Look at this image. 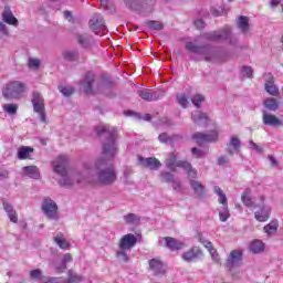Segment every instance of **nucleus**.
Listing matches in <instances>:
<instances>
[{
  "label": "nucleus",
  "mask_w": 283,
  "mask_h": 283,
  "mask_svg": "<svg viewBox=\"0 0 283 283\" xmlns=\"http://www.w3.org/2000/svg\"><path fill=\"white\" fill-rule=\"evenodd\" d=\"M53 171L61 176L59 185L61 187H74V185H85L94 182V178L87 177V169L80 174L67 175V156L60 155L54 161H52Z\"/></svg>",
  "instance_id": "obj_1"
},
{
  "label": "nucleus",
  "mask_w": 283,
  "mask_h": 283,
  "mask_svg": "<svg viewBox=\"0 0 283 283\" xmlns=\"http://www.w3.org/2000/svg\"><path fill=\"white\" fill-rule=\"evenodd\" d=\"M87 172L86 176L93 178L92 182H98L104 187H109L118 180L116 168L113 166L107 167L105 158H99L95 161L94 172L92 170H87Z\"/></svg>",
  "instance_id": "obj_2"
},
{
  "label": "nucleus",
  "mask_w": 283,
  "mask_h": 283,
  "mask_svg": "<svg viewBox=\"0 0 283 283\" xmlns=\"http://www.w3.org/2000/svg\"><path fill=\"white\" fill-rule=\"evenodd\" d=\"M95 132L97 136H106L103 144V154L106 158H114L118 154V132L116 128H109V126H96Z\"/></svg>",
  "instance_id": "obj_3"
},
{
  "label": "nucleus",
  "mask_w": 283,
  "mask_h": 283,
  "mask_svg": "<svg viewBox=\"0 0 283 283\" xmlns=\"http://www.w3.org/2000/svg\"><path fill=\"white\" fill-rule=\"evenodd\" d=\"M186 50L196 54L195 61H207L208 63H213L214 61H220V52L211 48V45H198L195 42H186Z\"/></svg>",
  "instance_id": "obj_4"
},
{
  "label": "nucleus",
  "mask_w": 283,
  "mask_h": 283,
  "mask_svg": "<svg viewBox=\"0 0 283 283\" xmlns=\"http://www.w3.org/2000/svg\"><path fill=\"white\" fill-rule=\"evenodd\" d=\"M81 85L85 94H96L97 92H105L114 85L111 80H103L102 82L96 81V75L92 72H87L81 82Z\"/></svg>",
  "instance_id": "obj_5"
},
{
  "label": "nucleus",
  "mask_w": 283,
  "mask_h": 283,
  "mask_svg": "<svg viewBox=\"0 0 283 283\" xmlns=\"http://www.w3.org/2000/svg\"><path fill=\"white\" fill-rule=\"evenodd\" d=\"M201 38L206 41H211L212 43H220L228 41L230 45H237L238 44V38L233 35V32L231 31V27H223L222 29H219L217 31L212 32H206L201 34Z\"/></svg>",
  "instance_id": "obj_6"
},
{
  "label": "nucleus",
  "mask_w": 283,
  "mask_h": 283,
  "mask_svg": "<svg viewBox=\"0 0 283 283\" xmlns=\"http://www.w3.org/2000/svg\"><path fill=\"white\" fill-rule=\"evenodd\" d=\"M25 92V84L23 82L14 81L8 83L2 90V96L7 101H19Z\"/></svg>",
  "instance_id": "obj_7"
},
{
  "label": "nucleus",
  "mask_w": 283,
  "mask_h": 283,
  "mask_svg": "<svg viewBox=\"0 0 283 283\" xmlns=\"http://www.w3.org/2000/svg\"><path fill=\"white\" fill-rule=\"evenodd\" d=\"M31 103L35 114H39L41 123H48V117L45 116V98H43V95L39 91L32 92Z\"/></svg>",
  "instance_id": "obj_8"
},
{
  "label": "nucleus",
  "mask_w": 283,
  "mask_h": 283,
  "mask_svg": "<svg viewBox=\"0 0 283 283\" xmlns=\"http://www.w3.org/2000/svg\"><path fill=\"white\" fill-rule=\"evenodd\" d=\"M41 209L48 220H53L57 222L59 220V205L54 202L50 197H45L42 201Z\"/></svg>",
  "instance_id": "obj_9"
},
{
  "label": "nucleus",
  "mask_w": 283,
  "mask_h": 283,
  "mask_svg": "<svg viewBox=\"0 0 283 283\" xmlns=\"http://www.w3.org/2000/svg\"><path fill=\"white\" fill-rule=\"evenodd\" d=\"M124 3L129 10H143V8H146L148 12H151L154 8V0H124Z\"/></svg>",
  "instance_id": "obj_10"
},
{
  "label": "nucleus",
  "mask_w": 283,
  "mask_h": 283,
  "mask_svg": "<svg viewBox=\"0 0 283 283\" xmlns=\"http://www.w3.org/2000/svg\"><path fill=\"white\" fill-rule=\"evenodd\" d=\"M88 23L95 34H105L107 27L105 25V20L102 14L95 13Z\"/></svg>",
  "instance_id": "obj_11"
},
{
  "label": "nucleus",
  "mask_w": 283,
  "mask_h": 283,
  "mask_svg": "<svg viewBox=\"0 0 283 283\" xmlns=\"http://www.w3.org/2000/svg\"><path fill=\"white\" fill-rule=\"evenodd\" d=\"M193 140H197V144L205 145V143H216L218 140V132L212 130L209 134L195 133L192 135Z\"/></svg>",
  "instance_id": "obj_12"
},
{
  "label": "nucleus",
  "mask_w": 283,
  "mask_h": 283,
  "mask_svg": "<svg viewBox=\"0 0 283 283\" xmlns=\"http://www.w3.org/2000/svg\"><path fill=\"white\" fill-rule=\"evenodd\" d=\"M265 92L271 96H280V88L275 85V77L271 73L264 74Z\"/></svg>",
  "instance_id": "obj_13"
},
{
  "label": "nucleus",
  "mask_w": 283,
  "mask_h": 283,
  "mask_svg": "<svg viewBox=\"0 0 283 283\" xmlns=\"http://www.w3.org/2000/svg\"><path fill=\"white\" fill-rule=\"evenodd\" d=\"M138 242V239L136 235L128 233L122 237L118 243L119 249H126L127 251H132L134 247H136V243Z\"/></svg>",
  "instance_id": "obj_14"
},
{
  "label": "nucleus",
  "mask_w": 283,
  "mask_h": 283,
  "mask_svg": "<svg viewBox=\"0 0 283 283\" xmlns=\"http://www.w3.org/2000/svg\"><path fill=\"white\" fill-rule=\"evenodd\" d=\"M149 271L154 273V275H165L167 270L165 269V263L160 261V259H151L149 261Z\"/></svg>",
  "instance_id": "obj_15"
},
{
  "label": "nucleus",
  "mask_w": 283,
  "mask_h": 283,
  "mask_svg": "<svg viewBox=\"0 0 283 283\" xmlns=\"http://www.w3.org/2000/svg\"><path fill=\"white\" fill-rule=\"evenodd\" d=\"M137 94L139 98H143V101H147L148 103L160 101V98L165 97V95H160L158 92H150L149 90H140Z\"/></svg>",
  "instance_id": "obj_16"
},
{
  "label": "nucleus",
  "mask_w": 283,
  "mask_h": 283,
  "mask_svg": "<svg viewBox=\"0 0 283 283\" xmlns=\"http://www.w3.org/2000/svg\"><path fill=\"white\" fill-rule=\"evenodd\" d=\"M139 163H142L143 167H146L148 169H151L153 171H158L160 167H163V164L156 157H139L138 158Z\"/></svg>",
  "instance_id": "obj_17"
},
{
  "label": "nucleus",
  "mask_w": 283,
  "mask_h": 283,
  "mask_svg": "<svg viewBox=\"0 0 283 283\" xmlns=\"http://www.w3.org/2000/svg\"><path fill=\"white\" fill-rule=\"evenodd\" d=\"M190 187L193 190L196 198H198L199 200H205L207 191L205 190V186L202 185V182L198 180H190Z\"/></svg>",
  "instance_id": "obj_18"
},
{
  "label": "nucleus",
  "mask_w": 283,
  "mask_h": 283,
  "mask_svg": "<svg viewBox=\"0 0 283 283\" xmlns=\"http://www.w3.org/2000/svg\"><path fill=\"white\" fill-rule=\"evenodd\" d=\"M239 262H242V251L240 250H232L230 252V255L228 256L226 266L228 269H233V266H237Z\"/></svg>",
  "instance_id": "obj_19"
},
{
  "label": "nucleus",
  "mask_w": 283,
  "mask_h": 283,
  "mask_svg": "<svg viewBox=\"0 0 283 283\" xmlns=\"http://www.w3.org/2000/svg\"><path fill=\"white\" fill-rule=\"evenodd\" d=\"M262 118H263V124L269 125L270 127H280L282 126V120L277 118V116L273 114H269V112L263 111L262 112Z\"/></svg>",
  "instance_id": "obj_20"
},
{
  "label": "nucleus",
  "mask_w": 283,
  "mask_h": 283,
  "mask_svg": "<svg viewBox=\"0 0 283 283\" xmlns=\"http://www.w3.org/2000/svg\"><path fill=\"white\" fill-rule=\"evenodd\" d=\"M241 200L244 207H248V209H258V207H261L260 205L255 203V200L251 197V189L249 188L243 191Z\"/></svg>",
  "instance_id": "obj_21"
},
{
  "label": "nucleus",
  "mask_w": 283,
  "mask_h": 283,
  "mask_svg": "<svg viewBox=\"0 0 283 283\" xmlns=\"http://www.w3.org/2000/svg\"><path fill=\"white\" fill-rule=\"evenodd\" d=\"M2 21H4V23H8V25H13L14 28L19 25V20L14 17L12 10H10V7H4V10L2 12Z\"/></svg>",
  "instance_id": "obj_22"
},
{
  "label": "nucleus",
  "mask_w": 283,
  "mask_h": 283,
  "mask_svg": "<svg viewBox=\"0 0 283 283\" xmlns=\"http://www.w3.org/2000/svg\"><path fill=\"white\" fill-rule=\"evenodd\" d=\"M2 205L6 213L8 214V218L10 219V222L17 224V222H19V214H17V210H14V207L8 201H3Z\"/></svg>",
  "instance_id": "obj_23"
},
{
  "label": "nucleus",
  "mask_w": 283,
  "mask_h": 283,
  "mask_svg": "<svg viewBox=\"0 0 283 283\" xmlns=\"http://www.w3.org/2000/svg\"><path fill=\"white\" fill-rule=\"evenodd\" d=\"M165 247L167 249H170V251H180V249H182V247L185 245V243L176 240L175 238L171 237H165Z\"/></svg>",
  "instance_id": "obj_24"
},
{
  "label": "nucleus",
  "mask_w": 283,
  "mask_h": 283,
  "mask_svg": "<svg viewBox=\"0 0 283 283\" xmlns=\"http://www.w3.org/2000/svg\"><path fill=\"white\" fill-rule=\"evenodd\" d=\"M191 119L193 120L195 125H206L209 117L202 111H193L191 114Z\"/></svg>",
  "instance_id": "obj_25"
},
{
  "label": "nucleus",
  "mask_w": 283,
  "mask_h": 283,
  "mask_svg": "<svg viewBox=\"0 0 283 283\" xmlns=\"http://www.w3.org/2000/svg\"><path fill=\"white\" fill-rule=\"evenodd\" d=\"M24 176L33 178V180H39L41 178V170L36 166H27L22 168Z\"/></svg>",
  "instance_id": "obj_26"
},
{
  "label": "nucleus",
  "mask_w": 283,
  "mask_h": 283,
  "mask_svg": "<svg viewBox=\"0 0 283 283\" xmlns=\"http://www.w3.org/2000/svg\"><path fill=\"white\" fill-rule=\"evenodd\" d=\"M200 255H202V251L198 248H192L182 254V259L186 262H193V260L200 258Z\"/></svg>",
  "instance_id": "obj_27"
},
{
  "label": "nucleus",
  "mask_w": 283,
  "mask_h": 283,
  "mask_svg": "<svg viewBox=\"0 0 283 283\" xmlns=\"http://www.w3.org/2000/svg\"><path fill=\"white\" fill-rule=\"evenodd\" d=\"M240 138L232 136L230 139V143L228 144V148L227 151L229 154V156H233V150L231 149V147H233L234 151H237V154H240Z\"/></svg>",
  "instance_id": "obj_28"
},
{
  "label": "nucleus",
  "mask_w": 283,
  "mask_h": 283,
  "mask_svg": "<svg viewBox=\"0 0 283 283\" xmlns=\"http://www.w3.org/2000/svg\"><path fill=\"white\" fill-rule=\"evenodd\" d=\"M263 105L270 112H277L280 109V102L275 97L265 98Z\"/></svg>",
  "instance_id": "obj_29"
},
{
  "label": "nucleus",
  "mask_w": 283,
  "mask_h": 283,
  "mask_svg": "<svg viewBox=\"0 0 283 283\" xmlns=\"http://www.w3.org/2000/svg\"><path fill=\"white\" fill-rule=\"evenodd\" d=\"M31 154H34V148L30 146H22L18 150V158L19 160H27V158H30Z\"/></svg>",
  "instance_id": "obj_30"
},
{
  "label": "nucleus",
  "mask_w": 283,
  "mask_h": 283,
  "mask_svg": "<svg viewBox=\"0 0 283 283\" xmlns=\"http://www.w3.org/2000/svg\"><path fill=\"white\" fill-rule=\"evenodd\" d=\"M213 192L217 193L219 197V205H223V207H229V199H227V195H224V191L220 187L214 186Z\"/></svg>",
  "instance_id": "obj_31"
},
{
  "label": "nucleus",
  "mask_w": 283,
  "mask_h": 283,
  "mask_svg": "<svg viewBox=\"0 0 283 283\" xmlns=\"http://www.w3.org/2000/svg\"><path fill=\"white\" fill-rule=\"evenodd\" d=\"M177 167H180L181 169H185L187 171L188 176L196 177V170L191 167V163L187 160H179L177 161Z\"/></svg>",
  "instance_id": "obj_32"
},
{
  "label": "nucleus",
  "mask_w": 283,
  "mask_h": 283,
  "mask_svg": "<svg viewBox=\"0 0 283 283\" xmlns=\"http://www.w3.org/2000/svg\"><path fill=\"white\" fill-rule=\"evenodd\" d=\"M270 213H271V211L269 210V208L262 207L260 209V211L255 212V219L259 222H266V220H269V218H270Z\"/></svg>",
  "instance_id": "obj_33"
},
{
  "label": "nucleus",
  "mask_w": 283,
  "mask_h": 283,
  "mask_svg": "<svg viewBox=\"0 0 283 283\" xmlns=\"http://www.w3.org/2000/svg\"><path fill=\"white\" fill-rule=\"evenodd\" d=\"M62 56H63L64 61H69L70 63H72L74 61H78V51L66 50V51L62 52Z\"/></svg>",
  "instance_id": "obj_34"
},
{
  "label": "nucleus",
  "mask_w": 283,
  "mask_h": 283,
  "mask_svg": "<svg viewBox=\"0 0 283 283\" xmlns=\"http://www.w3.org/2000/svg\"><path fill=\"white\" fill-rule=\"evenodd\" d=\"M178 165V158L176 153H172L169 155V157L166 159V167L170 169V171H176V167Z\"/></svg>",
  "instance_id": "obj_35"
},
{
  "label": "nucleus",
  "mask_w": 283,
  "mask_h": 283,
  "mask_svg": "<svg viewBox=\"0 0 283 283\" xmlns=\"http://www.w3.org/2000/svg\"><path fill=\"white\" fill-rule=\"evenodd\" d=\"M55 244L60 247V249L67 250L70 249V242L65 240V237H63V233H59L56 237L53 238Z\"/></svg>",
  "instance_id": "obj_36"
},
{
  "label": "nucleus",
  "mask_w": 283,
  "mask_h": 283,
  "mask_svg": "<svg viewBox=\"0 0 283 283\" xmlns=\"http://www.w3.org/2000/svg\"><path fill=\"white\" fill-rule=\"evenodd\" d=\"M237 25L241 32H249V18L247 15H240Z\"/></svg>",
  "instance_id": "obj_37"
},
{
  "label": "nucleus",
  "mask_w": 283,
  "mask_h": 283,
  "mask_svg": "<svg viewBox=\"0 0 283 283\" xmlns=\"http://www.w3.org/2000/svg\"><path fill=\"white\" fill-rule=\"evenodd\" d=\"M77 43H80L82 48H88L92 43V35L86 33L77 35Z\"/></svg>",
  "instance_id": "obj_38"
},
{
  "label": "nucleus",
  "mask_w": 283,
  "mask_h": 283,
  "mask_svg": "<svg viewBox=\"0 0 283 283\" xmlns=\"http://www.w3.org/2000/svg\"><path fill=\"white\" fill-rule=\"evenodd\" d=\"M250 251H252V253H262V251H264V243L261 240L252 241Z\"/></svg>",
  "instance_id": "obj_39"
},
{
  "label": "nucleus",
  "mask_w": 283,
  "mask_h": 283,
  "mask_svg": "<svg viewBox=\"0 0 283 283\" xmlns=\"http://www.w3.org/2000/svg\"><path fill=\"white\" fill-rule=\"evenodd\" d=\"M264 232L268 235H273L277 233V220H272L269 224H266L264 228Z\"/></svg>",
  "instance_id": "obj_40"
},
{
  "label": "nucleus",
  "mask_w": 283,
  "mask_h": 283,
  "mask_svg": "<svg viewBox=\"0 0 283 283\" xmlns=\"http://www.w3.org/2000/svg\"><path fill=\"white\" fill-rule=\"evenodd\" d=\"M145 23H146L147 28H149V30H164L165 29V25L160 21L147 20Z\"/></svg>",
  "instance_id": "obj_41"
},
{
  "label": "nucleus",
  "mask_w": 283,
  "mask_h": 283,
  "mask_svg": "<svg viewBox=\"0 0 283 283\" xmlns=\"http://www.w3.org/2000/svg\"><path fill=\"white\" fill-rule=\"evenodd\" d=\"M126 249H119L116 251V258L117 260H119L120 262H129V255L127 254Z\"/></svg>",
  "instance_id": "obj_42"
},
{
  "label": "nucleus",
  "mask_w": 283,
  "mask_h": 283,
  "mask_svg": "<svg viewBox=\"0 0 283 283\" xmlns=\"http://www.w3.org/2000/svg\"><path fill=\"white\" fill-rule=\"evenodd\" d=\"M124 220L126 224H136L137 222H140V218L136 213H128L124 216Z\"/></svg>",
  "instance_id": "obj_43"
},
{
  "label": "nucleus",
  "mask_w": 283,
  "mask_h": 283,
  "mask_svg": "<svg viewBox=\"0 0 283 283\" xmlns=\"http://www.w3.org/2000/svg\"><path fill=\"white\" fill-rule=\"evenodd\" d=\"M160 178H161V182H176V178L174 174L169 171H161Z\"/></svg>",
  "instance_id": "obj_44"
},
{
  "label": "nucleus",
  "mask_w": 283,
  "mask_h": 283,
  "mask_svg": "<svg viewBox=\"0 0 283 283\" xmlns=\"http://www.w3.org/2000/svg\"><path fill=\"white\" fill-rule=\"evenodd\" d=\"M19 109V105L17 104H4L3 105V112L7 114H10L11 116H14Z\"/></svg>",
  "instance_id": "obj_45"
},
{
  "label": "nucleus",
  "mask_w": 283,
  "mask_h": 283,
  "mask_svg": "<svg viewBox=\"0 0 283 283\" xmlns=\"http://www.w3.org/2000/svg\"><path fill=\"white\" fill-rule=\"evenodd\" d=\"M231 218V213L229 212V206H223V210L219 212V220L221 222H227Z\"/></svg>",
  "instance_id": "obj_46"
},
{
  "label": "nucleus",
  "mask_w": 283,
  "mask_h": 283,
  "mask_svg": "<svg viewBox=\"0 0 283 283\" xmlns=\"http://www.w3.org/2000/svg\"><path fill=\"white\" fill-rule=\"evenodd\" d=\"M191 103L195 105V107L200 108V105L205 103V95L202 94H196L191 97Z\"/></svg>",
  "instance_id": "obj_47"
},
{
  "label": "nucleus",
  "mask_w": 283,
  "mask_h": 283,
  "mask_svg": "<svg viewBox=\"0 0 283 283\" xmlns=\"http://www.w3.org/2000/svg\"><path fill=\"white\" fill-rule=\"evenodd\" d=\"M50 264L51 266H53V269H55L56 273H63V271L67 269V265L63 261H61L60 263L51 261Z\"/></svg>",
  "instance_id": "obj_48"
},
{
  "label": "nucleus",
  "mask_w": 283,
  "mask_h": 283,
  "mask_svg": "<svg viewBox=\"0 0 283 283\" xmlns=\"http://www.w3.org/2000/svg\"><path fill=\"white\" fill-rule=\"evenodd\" d=\"M59 90L63 96H72L74 94V87L70 85H60Z\"/></svg>",
  "instance_id": "obj_49"
},
{
  "label": "nucleus",
  "mask_w": 283,
  "mask_h": 283,
  "mask_svg": "<svg viewBox=\"0 0 283 283\" xmlns=\"http://www.w3.org/2000/svg\"><path fill=\"white\" fill-rule=\"evenodd\" d=\"M30 277L32 280H39V282L41 283V280H43V277L45 276H43V272L40 269H36L30 272Z\"/></svg>",
  "instance_id": "obj_50"
},
{
  "label": "nucleus",
  "mask_w": 283,
  "mask_h": 283,
  "mask_svg": "<svg viewBox=\"0 0 283 283\" xmlns=\"http://www.w3.org/2000/svg\"><path fill=\"white\" fill-rule=\"evenodd\" d=\"M177 101L179 105L184 107V109H187V107H189V99L187 98V95L177 96Z\"/></svg>",
  "instance_id": "obj_51"
},
{
  "label": "nucleus",
  "mask_w": 283,
  "mask_h": 283,
  "mask_svg": "<svg viewBox=\"0 0 283 283\" xmlns=\"http://www.w3.org/2000/svg\"><path fill=\"white\" fill-rule=\"evenodd\" d=\"M197 238L199 242L206 247V249H211L213 247V243H211V241H207V238H205L202 233H198Z\"/></svg>",
  "instance_id": "obj_52"
},
{
  "label": "nucleus",
  "mask_w": 283,
  "mask_h": 283,
  "mask_svg": "<svg viewBox=\"0 0 283 283\" xmlns=\"http://www.w3.org/2000/svg\"><path fill=\"white\" fill-rule=\"evenodd\" d=\"M191 154L192 156H195V158H205V156L207 155V153H205V150L200 148H192Z\"/></svg>",
  "instance_id": "obj_53"
},
{
  "label": "nucleus",
  "mask_w": 283,
  "mask_h": 283,
  "mask_svg": "<svg viewBox=\"0 0 283 283\" xmlns=\"http://www.w3.org/2000/svg\"><path fill=\"white\" fill-rule=\"evenodd\" d=\"M241 72H242L243 76H248V78H253V67L243 66Z\"/></svg>",
  "instance_id": "obj_54"
},
{
  "label": "nucleus",
  "mask_w": 283,
  "mask_h": 283,
  "mask_svg": "<svg viewBox=\"0 0 283 283\" xmlns=\"http://www.w3.org/2000/svg\"><path fill=\"white\" fill-rule=\"evenodd\" d=\"M158 140L164 143V145H167V143H171V137H169V135H167V133H163L158 136Z\"/></svg>",
  "instance_id": "obj_55"
},
{
  "label": "nucleus",
  "mask_w": 283,
  "mask_h": 283,
  "mask_svg": "<svg viewBox=\"0 0 283 283\" xmlns=\"http://www.w3.org/2000/svg\"><path fill=\"white\" fill-rule=\"evenodd\" d=\"M159 125H166V127L174 126V122L168 117H163L159 119Z\"/></svg>",
  "instance_id": "obj_56"
},
{
  "label": "nucleus",
  "mask_w": 283,
  "mask_h": 283,
  "mask_svg": "<svg viewBox=\"0 0 283 283\" xmlns=\"http://www.w3.org/2000/svg\"><path fill=\"white\" fill-rule=\"evenodd\" d=\"M40 65H41V61H39L38 59L29 60V67H34L35 70H39Z\"/></svg>",
  "instance_id": "obj_57"
},
{
  "label": "nucleus",
  "mask_w": 283,
  "mask_h": 283,
  "mask_svg": "<svg viewBox=\"0 0 283 283\" xmlns=\"http://www.w3.org/2000/svg\"><path fill=\"white\" fill-rule=\"evenodd\" d=\"M229 163H230V159L227 156H221V157L218 158V165L220 167H222L224 165H229Z\"/></svg>",
  "instance_id": "obj_58"
},
{
  "label": "nucleus",
  "mask_w": 283,
  "mask_h": 283,
  "mask_svg": "<svg viewBox=\"0 0 283 283\" xmlns=\"http://www.w3.org/2000/svg\"><path fill=\"white\" fill-rule=\"evenodd\" d=\"M250 149H252L253 151H258V154H262V147H260L253 140H250Z\"/></svg>",
  "instance_id": "obj_59"
},
{
  "label": "nucleus",
  "mask_w": 283,
  "mask_h": 283,
  "mask_svg": "<svg viewBox=\"0 0 283 283\" xmlns=\"http://www.w3.org/2000/svg\"><path fill=\"white\" fill-rule=\"evenodd\" d=\"M210 255H212V259L214 262H220V256L216 253V249H213V245L211 248H208Z\"/></svg>",
  "instance_id": "obj_60"
},
{
  "label": "nucleus",
  "mask_w": 283,
  "mask_h": 283,
  "mask_svg": "<svg viewBox=\"0 0 283 283\" xmlns=\"http://www.w3.org/2000/svg\"><path fill=\"white\" fill-rule=\"evenodd\" d=\"M193 23L197 30H205V27H206L205 21L199 19V20H196Z\"/></svg>",
  "instance_id": "obj_61"
},
{
  "label": "nucleus",
  "mask_w": 283,
  "mask_h": 283,
  "mask_svg": "<svg viewBox=\"0 0 283 283\" xmlns=\"http://www.w3.org/2000/svg\"><path fill=\"white\" fill-rule=\"evenodd\" d=\"M10 176V172L6 169H0V180H6Z\"/></svg>",
  "instance_id": "obj_62"
},
{
  "label": "nucleus",
  "mask_w": 283,
  "mask_h": 283,
  "mask_svg": "<svg viewBox=\"0 0 283 283\" xmlns=\"http://www.w3.org/2000/svg\"><path fill=\"white\" fill-rule=\"evenodd\" d=\"M62 262H64L66 265L70 264V262H72V254L70 253L64 254Z\"/></svg>",
  "instance_id": "obj_63"
},
{
  "label": "nucleus",
  "mask_w": 283,
  "mask_h": 283,
  "mask_svg": "<svg viewBox=\"0 0 283 283\" xmlns=\"http://www.w3.org/2000/svg\"><path fill=\"white\" fill-rule=\"evenodd\" d=\"M269 160L271 163V167H277V159H275V157H273L272 155H270L269 157Z\"/></svg>",
  "instance_id": "obj_64"
}]
</instances>
